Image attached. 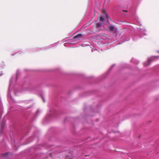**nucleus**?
Segmentation results:
<instances>
[{"instance_id": "39448f33", "label": "nucleus", "mask_w": 159, "mask_h": 159, "mask_svg": "<svg viewBox=\"0 0 159 159\" xmlns=\"http://www.w3.org/2000/svg\"><path fill=\"white\" fill-rule=\"evenodd\" d=\"M59 42L56 43L52 44H51L49 45L42 47V48H35L32 49V52H39L42 50H46L49 49L52 47L56 46L57 45V43Z\"/></svg>"}, {"instance_id": "412c9836", "label": "nucleus", "mask_w": 159, "mask_h": 159, "mask_svg": "<svg viewBox=\"0 0 159 159\" xmlns=\"http://www.w3.org/2000/svg\"><path fill=\"white\" fill-rule=\"evenodd\" d=\"M27 90L30 91H31L29 89H27Z\"/></svg>"}, {"instance_id": "5701e85b", "label": "nucleus", "mask_w": 159, "mask_h": 159, "mask_svg": "<svg viewBox=\"0 0 159 159\" xmlns=\"http://www.w3.org/2000/svg\"><path fill=\"white\" fill-rule=\"evenodd\" d=\"M124 11H125V10H123Z\"/></svg>"}, {"instance_id": "0eeeda50", "label": "nucleus", "mask_w": 159, "mask_h": 159, "mask_svg": "<svg viewBox=\"0 0 159 159\" xmlns=\"http://www.w3.org/2000/svg\"><path fill=\"white\" fill-rule=\"evenodd\" d=\"M154 59H159V56H152L148 58L147 61L143 63V65L144 66H148L149 65L151 61L154 60Z\"/></svg>"}, {"instance_id": "f03ea898", "label": "nucleus", "mask_w": 159, "mask_h": 159, "mask_svg": "<svg viewBox=\"0 0 159 159\" xmlns=\"http://www.w3.org/2000/svg\"><path fill=\"white\" fill-rule=\"evenodd\" d=\"M97 39L99 40V42L96 43L94 47L92 48L91 51L93 52L95 51L102 50V47L106 46L108 43H111V41L108 36L106 34L102 33L98 35Z\"/></svg>"}, {"instance_id": "aec40b11", "label": "nucleus", "mask_w": 159, "mask_h": 159, "mask_svg": "<svg viewBox=\"0 0 159 159\" xmlns=\"http://www.w3.org/2000/svg\"><path fill=\"white\" fill-rule=\"evenodd\" d=\"M3 74L2 73H0V76H1Z\"/></svg>"}, {"instance_id": "ddd939ff", "label": "nucleus", "mask_w": 159, "mask_h": 159, "mask_svg": "<svg viewBox=\"0 0 159 159\" xmlns=\"http://www.w3.org/2000/svg\"><path fill=\"white\" fill-rule=\"evenodd\" d=\"M9 154V152H6L2 154V157L4 158H8V155Z\"/></svg>"}, {"instance_id": "f3484780", "label": "nucleus", "mask_w": 159, "mask_h": 159, "mask_svg": "<svg viewBox=\"0 0 159 159\" xmlns=\"http://www.w3.org/2000/svg\"><path fill=\"white\" fill-rule=\"evenodd\" d=\"M89 46V44H84V43L82 44L81 45V46L82 47H84L87 46Z\"/></svg>"}, {"instance_id": "6ab92c4d", "label": "nucleus", "mask_w": 159, "mask_h": 159, "mask_svg": "<svg viewBox=\"0 0 159 159\" xmlns=\"http://www.w3.org/2000/svg\"><path fill=\"white\" fill-rule=\"evenodd\" d=\"M42 98L43 99V101L44 102H45V99H44V98L43 97H42Z\"/></svg>"}, {"instance_id": "f257e3e1", "label": "nucleus", "mask_w": 159, "mask_h": 159, "mask_svg": "<svg viewBox=\"0 0 159 159\" xmlns=\"http://www.w3.org/2000/svg\"><path fill=\"white\" fill-rule=\"evenodd\" d=\"M21 74L20 70H17L16 74L13 75L10 81L8 92L7 94V97L11 99L13 102H15L14 100L11 95V92L12 90L14 91L15 95H17V92H22V90L18 89L20 86H23L25 84H30V81L28 78H25L20 80L19 76Z\"/></svg>"}, {"instance_id": "2eb2a0df", "label": "nucleus", "mask_w": 159, "mask_h": 159, "mask_svg": "<svg viewBox=\"0 0 159 159\" xmlns=\"http://www.w3.org/2000/svg\"><path fill=\"white\" fill-rule=\"evenodd\" d=\"M41 112V111L39 109H38L36 112L35 116H37L39 114H40Z\"/></svg>"}, {"instance_id": "423d86ee", "label": "nucleus", "mask_w": 159, "mask_h": 159, "mask_svg": "<svg viewBox=\"0 0 159 159\" xmlns=\"http://www.w3.org/2000/svg\"><path fill=\"white\" fill-rule=\"evenodd\" d=\"M49 114H48L46 117L47 120L51 119L52 118L56 117L58 113L57 111L54 109H50Z\"/></svg>"}, {"instance_id": "6e6552de", "label": "nucleus", "mask_w": 159, "mask_h": 159, "mask_svg": "<svg viewBox=\"0 0 159 159\" xmlns=\"http://www.w3.org/2000/svg\"><path fill=\"white\" fill-rule=\"evenodd\" d=\"M108 28L110 30V32L112 33L114 35H117V30L116 27L111 25L108 26Z\"/></svg>"}, {"instance_id": "20e7f679", "label": "nucleus", "mask_w": 159, "mask_h": 159, "mask_svg": "<svg viewBox=\"0 0 159 159\" xmlns=\"http://www.w3.org/2000/svg\"><path fill=\"white\" fill-rule=\"evenodd\" d=\"M83 36V35L82 34H78L73 37V39L67 40L66 41L67 42L64 43V46L66 47H67L68 46V43H76L75 42L78 40H80V39L82 38Z\"/></svg>"}, {"instance_id": "a211bd4d", "label": "nucleus", "mask_w": 159, "mask_h": 159, "mask_svg": "<svg viewBox=\"0 0 159 159\" xmlns=\"http://www.w3.org/2000/svg\"><path fill=\"white\" fill-rule=\"evenodd\" d=\"M115 66V64H113V65L111 66V68H110V69H109V71H110L112 69V68L114 67V66Z\"/></svg>"}, {"instance_id": "9d476101", "label": "nucleus", "mask_w": 159, "mask_h": 159, "mask_svg": "<svg viewBox=\"0 0 159 159\" xmlns=\"http://www.w3.org/2000/svg\"><path fill=\"white\" fill-rule=\"evenodd\" d=\"M131 19L135 21V24L137 25H141V23L139 20L138 17L135 14H134L131 16Z\"/></svg>"}, {"instance_id": "7ed1b4c3", "label": "nucleus", "mask_w": 159, "mask_h": 159, "mask_svg": "<svg viewBox=\"0 0 159 159\" xmlns=\"http://www.w3.org/2000/svg\"><path fill=\"white\" fill-rule=\"evenodd\" d=\"M138 32L135 34L133 37V40L136 41L140 39L143 38L144 36L147 35V31L145 28L144 27L137 28Z\"/></svg>"}, {"instance_id": "f8f14e48", "label": "nucleus", "mask_w": 159, "mask_h": 159, "mask_svg": "<svg viewBox=\"0 0 159 159\" xmlns=\"http://www.w3.org/2000/svg\"><path fill=\"white\" fill-rule=\"evenodd\" d=\"M131 61L135 64H138L139 63V61L138 60L134 58H132L131 60Z\"/></svg>"}, {"instance_id": "9b49d317", "label": "nucleus", "mask_w": 159, "mask_h": 159, "mask_svg": "<svg viewBox=\"0 0 159 159\" xmlns=\"http://www.w3.org/2000/svg\"><path fill=\"white\" fill-rule=\"evenodd\" d=\"M109 19L108 15L107 14H105V16H102L100 17V20L102 22H103L104 21H107Z\"/></svg>"}, {"instance_id": "4be33fe9", "label": "nucleus", "mask_w": 159, "mask_h": 159, "mask_svg": "<svg viewBox=\"0 0 159 159\" xmlns=\"http://www.w3.org/2000/svg\"><path fill=\"white\" fill-rule=\"evenodd\" d=\"M157 52L159 53V51H157Z\"/></svg>"}, {"instance_id": "393cba45", "label": "nucleus", "mask_w": 159, "mask_h": 159, "mask_svg": "<svg viewBox=\"0 0 159 159\" xmlns=\"http://www.w3.org/2000/svg\"><path fill=\"white\" fill-rule=\"evenodd\" d=\"M70 159H71V158H70Z\"/></svg>"}, {"instance_id": "b1692460", "label": "nucleus", "mask_w": 159, "mask_h": 159, "mask_svg": "<svg viewBox=\"0 0 159 159\" xmlns=\"http://www.w3.org/2000/svg\"><path fill=\"white\" fill-rule=\"evenodd\" d=\"M34 116V115H33V116Z\"/></svg>"}, {"instance_id": "4468645a", "label": "nucleus", "mask_w": 159, "mask_h": 159, "mask_svg": "<svg viewBox=\"0 0 159 159\" xmlns=\"http://www.w3.org/2000/svg\"><path fill=\"white\" fill-rule=\"evenodd\" d=\"M16 53H18L19 54H22V53H24V52L23 51H18L17 52H16V53H15V54H14V53H11V56H14L16 54Z\"/></svg>"}, {"instance_id": "1a4fd4ad", "label": "nucleus", "mask_w": 159, "mask_h": 159, "mask_svg": "<svg viewBox=\"0 0 159 159\" xmlns=\"http://www.w3.org/2000/svg\"><path fill=\"white\" fill-rule=\"evenodd\" d=\"M130 39V38L128 34L124 35L122 36L120 39V41L121 42V43H119V44H121L122 43L126 41H128Z\"/></svg>"}, {"instance_id": "dca6fc26", "label": "nucleus", "mask_w": 159, "mask_h": 159, "mask_svg": "<svg viewBox=\"0 0 159 159\" xmlns=\"http://www.w3.org/2000/svg\"><path fill=\"white\" fill-rule=\"evenodd\" d=\"M101 25V24L100 23H97L96 24V27L97 29H99Z\"/></svg>"}]
</instances>
